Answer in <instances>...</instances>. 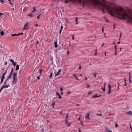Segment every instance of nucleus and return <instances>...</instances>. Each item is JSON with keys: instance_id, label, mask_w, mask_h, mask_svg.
<instances>
[{"instance_id": "1", "label": "nucleus", "mask_w": 132, "mask_h": 132, "mask_svg": "<svg viewBox=\"0 0 132 132\" xmlns=\"http://www.w3.org/2000/svg\"><path fill=\"white\" fill-rule=\"evenodd\" d=\"M17 77V73L15 72L13 75V80L12 81V84H13L14 83L15 84L16 82V78Z\"/></svg>"}, {"instance_id": "2", "label": "nucleus", "mask_w": 132, "mask_h": 132, "mask_svg": "<svg viewBox=\"0 0 132 132\" xmlns=\"http://www.w3.org/2000/svg\"><path fill=\"white\" fill-rule=\"evenodd\" d=\"M68 1H69L80 3L84 1L85 0H67V3L68 2Z\"/></svg>"}, {"instance_id": "3", "label": "nucleus", "mask_w": 132, "mask_h": 132, "mask_svg": "<svg viewBox=\"0 0 132 132\" xmlns=\"http://www.w3.org/2000/svg\"><path fill=\"white\" fill-rule=\"evenodd\" d=\"M29 28V25H24L23 28L24 30H27Z\"/></svg>"}, {"instance_id": "4", "label": "nucleus", "mask_w": 132, "mask_h": 132, "mask_svg": "<svg viewBox=\"0 0 132 132\" xmlns=\"http://www.w3.org/2000/svg\"><path fill=\"white\" fill-rule=\"evenodd\" d=\"M108 87H109V92H108V94H110L111 93V87L110 84H109L108 85Z\"/></svg>"}, {"instance_id": "5", "label": "nucleus", "mask_w": 132, "mask_h": 132, "mask_svg": "<svg viewBox=\"0 0 132 132\" xmlns=\"http://www.w3.org/2000/svg\"><path fill=\"white\" fill-rule=\"evenodd\" d=\"M89 116H90V113H87L86 114V116L85 117V118L86 119H88L89 120L90 119Z\"/></svg>"}, {"instance_id": "6", "label": "nucleus", "mask_w": 132, "mask_h": 132, "mask_svg": "<svg viewBox=\"0 0 132 132\" xmlns=\"http://www.w3.org/2000/svg\"><path fill=\"white\" fill-rule=\"evenodd\" d=\"M62 70L61 69H60V70L58 71L57 73H55V77H56L57 75H60L61 74H60V73L61 71Z\"/></svg>"}, {"instance_id": "7", "label": "nucleus", "mask_w": 132, "mask_h": 132, "mask_svg": "<svg viewBox=\"0 0 132 132\" xmlns=\"http://www.w3.org/2000/svg\"><path fill=\"white\" fill-rule=\"evenodd\" d=\"M101 95H100L99 96H98L97 94H96L95 95L93 96V98H95L98 97H101Z\"/></svg>"}, {"instance_id": "8", "label": "nucleus", "mask_w": 132, "mask_h": 132, "mask_svg": "<svg viewBox=\"0 0 132 132\" xmlns=\"http://www.w3.org/2000/svg\"><path fill=\"white\" fill-rule=\"evenodd\" d=\"M7 72V70H6L3 74L2 75V78H4V76L6 74V73Z\"/></svg>"}, {"instance_id": "9", "label": "nucleus", "mask_w": 132, "mask_h": 132, "mask_svg": "<svg viewBox=\"0 0 132 132\" xmlns=\"http://www.w3.org/2000/svg\"><path fill=\"white\" fill-rule=\"evenodd\" d=\"M55 47V48H57L58 47L57 42L55 41L54 43Z\"/></svg>"}, {"instance_id": "10", "label": "nucleus", "mask_w": 132, "mask_h": 132, "mask_svg": "<svg viewBox=\"0 0 132 132\" xmlns=\"http://www.w3.org/2000/svg\"><path fill=\"white\" fill-rule=\"evenodd\" d=\"M73 75L74 77H75V78H76V79L77 80H78L79 79L77 77V76H76V74H73Z\"/></svg>"}, {"instance_id": "11", "label": "nucleus", "mask_w": 132, "mask_h": 132, "mask_svg": "<svg viewBox=\"0 0 132 132\" xmlns=\"http://www.w3.org/2000/svg\"><path fill=\"white\" fill-rule=\"evenodd\" d=\"M12 75V74L10 73L9 75L7 77V80H8L9 78H10L11 77Z\"/></svg>"}, {"instance_id": "12", "label": "nucleus", "mask_w": 132, "mask_h": 132, "mask_svg": "<svg viewBox=\"0 0 132 132\" xmlns=\"http://www.w3.org/2000/svg\"><path fill=\"white\" fill-rule=\"evenodd\" d=\"M33 10L32 12V13H33L34 12H35L37 11L36 10L35 8V7H33Z\"/></svg>"}, {"instance_id": "13", "label": "nucleus", "mask_w": 132, "mask_h": 132, "mask_svg": "<svg viewBox=\"0 0 132 132\" xmlns=\"http://www.w3.org/2000/svg\"><path fill=\"white\" fill-rule=\"evenodd\" d=\"M66 122H67V124L68 125V126H70L71 125V123L70 122L69 123L68 121L67 120Z\"/></svg>"}, {"instance_id": "14", "label": "nucleus", "mask_w": 132, "mask_h": 132, "mask_svg": "<svg viewBox=\"0 0 132 132\" xmlns=\"http://www.w3.org/2000/svg\"><path fill=\"white\" fill-rule=\"evenodd\" d=\"M126 113H127L128 114L130 115H132V113L131 111H130L128 112H126Z\"/></svg>"}, {"instance_id": "15", "label": "nucleus", "mask_w": 132, "mask_h": 132, "mask_svg": "<svg viewBox=\"0 0 132 132\" xmlns=\"http://www.w3.org/2000/svg\"><path fill=\"white\" fill-rule=\"evenodd\" d=\"M8 87V86L7 85H5L3 86L2 87V88L3 89L4 88H7Z\"/></svg>"}, {"instance_id": "16", "label": "nucleus", "mask_w": 132, "mask_h": 132, "mask_svg": "<svg viewBox=\"0 0 132 132\" xmlns=\"http://www.w3.org/2000/svg\"><path fill=\"white\" fill-rule=\"evenodd\" d=\"M19 66L18 65H16V67L15 70H19Z\"/></svg>"}, {"instance_id": "17", "label": "nucleus", "mask_w": 132, "mask_h": 132, "mask_svg": "<svg viewBox=\"0 0 132 132\" xmlns=\"http://www.w3.org/2000/svg\"><path fill=\"white\" fill-rule=\"evenodd\" d=\"M32 13H31L30 14H29V15H28V16L30 17H32L33 15V14H32Z\"/></svg>"}, {"instance_id": "18", "label": "nucleus", "mask_w": 132, "mask_h": 132, "mask_svg": "<svg viewBox=\"0 0 132 132\" xmlns=\"http://www.w3.org/2000/svg\"><path fill=\"white\" fill-rule=\"evenodd\" d=\"M11 36H18V35H17V34H12Z\"/></svg>"}, {"instance_id": "19", "label": "nucleus", "mask_w": 132, "mask_h": 132, "mask_svg": "<svg viewBox=\"0 0 132 132\" xmlns=\"http://www.w3.org/2000/svg\"><path fill=\"white\" fill-rule=\"evenodd\" d=\"M13 68H12L11 69V72L10 73L11 74H12V73L13 71Z\"/></svg>"}, {"instance_id": "20", "label": "nucleus", "mask_w": 132, "mask_h": 132, "mask_svg": "<svg viewBox=\"0 0 132 132\" xmlns=\"http://www.w3.org/2000/svg\"><path fill=\"white\" fill-rule=\"evenodd\" d=\"M1 34L2 35V36H3L4 35V32L3 31H1L0 32Z\"/></svg>"}, {"instance_id": "21", "label": "nucleus", "mask_w": 132, "mask_h": 132, "mask_svg": "<svg viewBox=\"0 0 132 132\" xmlns=\"http://www.w3.org/2000/svg\"><path fill=\"white\" fill-rule=\"evenodd\" d=\"M4 79V78H1V84H2L3 82Z\"/></svg>"}, {"instance_id": "22", "label": "nucleus", "mask_w": 132, "mask_h": 132, "mask_svg": "<svg viewBox=\"0 0 132 132\" xmlns=\"http://www.w3.org/2000/svg\"><path fill=\"white\" fill-rule=\"evenodd\" d=\"M23 34V32L22 33H19L17 34L18 36L20 35H22Z\"/></svg>"}, {"instance_id": "23", "label": "nucleus", "mask_w": 132, "mask_h": 132, "mask_svg": "<svg viewBox=\"0 0 132 132\" xmlns=\"http://www.w3.org/2000/svg\"><path fill=\"white\" fill-rule=\"evenodd\" d=\"M76 24H78V22L77 18L76 20Z\"/></svg>"}, {"instance_id": "24", "label": "nucleus", "mask_w": 132, "mask_h": 132, "mask_svg": "<svg viewBox=\"0 0 132 132\" xmlns=\"http://www.w3.org/2000/svg\"><path fill=\"white\" fill-rule=\"evenodd\" d=\"M105 88H104V87L103 88H102V89L103 90V91H104V92H105Z\"/></svg>"}, {"instance_id": "25", "label": "nucleus", "mask_w": 132, "mask_h": 132, "mask_svg": "<svg viewBox=\"0 0 132 132\" xmlns=\"http://www.w3.org/2000/svg\"><path fill=\"white\" fill-rule=\"evenodd\" d=\"M97 115L99 116H102V114L101 113H100V114H98V113H97Z\"/></svg>"}, {"instance_id": "26", "label": "nucleus", "mask_w": 132, "mask_h": 132, "mask_svg": "<svg viewBox=\"0 0 132 132\" xmlns=\"http://www.w3.org/2000/svg\"><path fill=\"white\" fill-rule=\"evenodd\" d=\"M52 75H53V73H52V72L50 76V78H51V77H52Z\"/></svg>"}, {"instance_id": "27", "label": "nucleus", "mask_w": 132, "mask_h": 132, "mask_svg": "<svg viewBox=\"0 0 132 132\" xmlns=\"http://www.w3.org/2000/svg\"><path fill=\"white\" fill-rule=\"evenodd\" d=\"M93 75L95 77H96V74L95 73H94L93 74Z\"/></svg>"}, {"instance_id": "28", "label": "nucleus", "mask_w": 132, "mask_h": 132, "mask_svg": "<svg viewBox=\"0 0 132 132\" xmlns=\"http://www.w3.org/2000/svg\"><path fill=\"white\" fill-rule=\"evenodd\" d=\"M115 126L116 127H117L118 126V125L117 124H115Z\"/></svg>"}, {"instance_id": "29", "label": "nucleus", "mask_w": 132, "mask_h": 132, "mask_svg": "<svg viewBox=\"0 0 132 132\" xmlns=\"http://www.w3.org/2000/svg\"><path fill=\"white\" fill-rule=\"evenodd\" d=\"M74 37H75V36L74 35H73L72 36V39L73 40H75V39H74Z\"/></svg>"}, {"instance_id": "30", "label": "nucleus", "mask_w": 132, "mask_h": 132, "mask_svg": "<svg viewBox=\"0 0 132 132\" xmlns=\"http://www.w3.org/2000/svg\"><path fill=\"white\" fill-rule=\"evenodd\" d=\"M13 63V65L14 66H15L16 65V63L15 62H14Z\"/></svg>"}, {"instance_id": "31", "label": "nucleus", "mask_w": 132, "mask_h": 132, "mask_svg": "<svg viewBox=\"0 0 132 132\" xmlns=\"http://www.w3.org/2000/svg\"><path fill=\"white\" fill-rule=\"evenodd\" d=\"M59 98L60 99H61L62 98V97H61L60 95L59 96Z\"/></svg>"}, {"instance_id": "32", "label": "nucleus", "mask_w": 132, "mask_h": 132, "mask_svg": "<svg viewBox=\"0 0 132 132\" xmlns=\"http://www.w3.org/2000/svg\"><path fill=\"white\" fill-rule=\"evenodd\" d=\"M10 61L12 62V63H13L14 62V61H13V60L12 59H10Z\"/></svg>"}, {"instance_id": "33", "label": "nucleus", "mask_w": 132, "mask_h": 132, "mask_svg": "<svg viewBox=\"0 0 132 132\" xmlns=\"http://www.w3.org/2000/svg\"><path fill=\"white\" fill-rule=\"evenodd\" d=\"M114 48L115 49H116L117 48V46L116 45H115L114 46Z\"/></svg>"}, {"instance_id": "34", "label": "nucleus", "mask_w": 132, "mask_h": 132, "mask_svg": "<svg viewBox=\"0 0 132 132\" xmlns=\"http://www.w3.org/2000/svg\"><path fill=\"white\" fill-rule=\"evenodd\" d=\"M40 15H39L37 16V18L38 19H39V17H40Z\"/></svg>"}, {"instance_id": "35", "label": "nucleus", "mask_w": 132, "mask_h": 132, "mask_svg": "<svg viewBox=\"0 0 132 132\" xmlns=\"http://www.w3.org/2000/svg\"><path fill=\"white\" fill-rule=\"evenodd\" d=\"M37 78L38 79H40V76H38L37 77Z\"/></svg>"}, {"instance_id": "36", "label": "nucleus", "mask_w": 132, "mask_h": 132, "mask_svg": "<svg viewBox=\"0 0 132 132\" xmlns=\"http://www.w3.org/2000/svg\"><path fill=\"white\" fill-rule=\"evenodd\" d=\"M117 50H116V51H115V54H114V55H117Z\"/></svg>"}, {"instance_id": "37", "label": "nucleus", "mask_w": 132, "mask_h": 132, "mask_svg": "<svg viewBox=\"0 0 132 132\" xmlns=\"http://www.w3.org/2000/svg\"><path fill=\"white\" fill-rule=\"evenodd\" d=\"M105 86H106V83H104V87L105 88Z\"/></svg>"}, {"instance_id": "38", "label": "nucleus", "mask_w": 132, "mask_h": 132, "mask_svg": "<svg viewBox=\"0 0 132 132\" xmlns=\"http://www.w3.org/2000/svg\"><path fill=\"white\" fill-rule=\"evenodd\" d=\"M130 79L129 80V82L130 83H131V78H130Z\"/></svg>"}, {"instance_id": "39", "label": "nucleus", "mask_w": 132, "mask_h": 132, "mask_svg": "<svg viewBox=\"0 0 132 132\" xmlns=\"http://www.w3.org/2000/svg\"><path fill=\"white\" fill-rule=\"evenodd\" d=\"M125 85L124 86H126L127 85V83H126V80H125Z\"/></svg>"}, {"instance_id": "40", "label": "nucleus", "mask_w": 132, "mask_h": 132, "mask_svg": "<svg viewBox=\"0 0 132 132\" xmlns=\"http://www.w3.org/2000/svg\"><path fill=\"white\" fill-rule=\"evenodd\" d=\"M105 20H106V22H108V20L106 18H105Z\"/></svg>"}, {"instance_id": "41", "label": "nucleus", "mask_w": 132, "mask_h": 132, "mask_svg": "<svg viewBox=\"0 0 132 132\" xmlns=\"http://www.w3.org/2000/svg\"><path fill=\"white\" fill-rule=\"evenodd\" d=\"M63 28V26H61V30H62Z\"/></svg>"}, {"instance_id": "42", "label": "nucleus", "mask_w": 132, "mask_h": 132, "mask_svg": "<svg viewBox=\"0 0 132 132\" xmlns=\"http://www.w3.org/2000/svg\"><path fill=\"white\" fill-rule=\"evenodd\" d=\"M39 43V41L38 40L37 41V43H36V44L37 45Z\"/></svg>"}, {"instance_id": "43", "label": "nucleus", "mask_w": 132, "mask_h": 132, "mask_svg": "<svg viewBox=\"0 0 132 132\" xmlns=\"http://www.w3.org/2000/svg\"><path fill=\"white\" fill-rule=\"evenodd\" d=\"M67 54H68L69 55V51H68L67 52Z\"/></svg>"}, {"instance_id": "44", "label": "nucleus", "mask_w": 132, "mask_h": 132, "mask_svg": "<svg viewBox=\"0 0 132 132\" xmlns=\"http://www.w3.org/2000/svg\"><path fill=\"white\" fill-rule=\"evenodd\" d=\"M90 87V86H89V85H87V88H89V87Z\"/></svg>"}, {"instance_id": "45", "label": "nucleus", "mask_w": 132, "mask_h": 132, "mask_svg": "<svg viewBox=\"0 0 132 132\" xmlns=\"http://www.w3.org/2000/svg\"><path fill=\"white\" fill-rule=\"evenodd\" d=\"M29 24L28 22H27L24 25H28V24Z\"/></svg>"}, {"instance_id": "46", "label": "nucleus", "mask_w": 132, "mask_h": 132, "mask_svg": "<svg viewBox=\"0 0 132 132\" xmlns=\"http://www.w3.org/2000/svg\"><path fill=\"white\" fill-rule=\"evenodd\" d=\"M57 95H58L59 96V95H60V94H59V93H57Z\"/></svg>"}, {"instance_id": "47", "label": "nucleus", "mask_w": 132, "mask_h": 132, "mask_svg": "<svg viewBox=\"0 0 132 132\" xmlns=\"http://www.w3.org/2000/svg\"><path fill=\"white\" fill-rule=\"evenodd\" d=\"M7 80L6 79V80L5 81V82H4V84H6V82L7 81Z\"/></svg>"}, {"instance_id": "48", "label": "nucleus", "mask_w": 132, "mask_h": 132, "mask_svg": "<svg viewBox=\"0 0 132 132\" xmlns=\"http://www.w3.org/2000/svg\"><path fill=\"white\" fill-rule=\"evenodd\" d=\"M0 2H1V3H2V2H4V1H3V0H0Z\"/></svg>"}, {"instance_id": "49", "label": "nucleus", "mask_w": 132, "mask_h": 132, "mask_svg": "<svg viewBox=\"0 0 132 132\" xmlns=\"http://www.w3.org/2000/svg\"><path fill=\"white\" fill-rule=\"evenodd\" d=\"M102 32L103 33L104 32V28H103V27L102 28Z\"/></svg>"}, {"instance_id": "50", "label": "nucleus", "mask_w": 132, "mask_h": 132, "mask_svg": "<svg viewBox=\"0 0 132 132\" xmlns=\"http://www.w3.org/2000/svg\"><path fill=\"white\" fill-rule=\"evenodd\" d=\"M81 66L80 65V66L79 68V69H81Z\"/></svg>"}, {"instance_id": "51", "label": "nucleus", "mask_w": 132, "mask_h": 132, "mask_svg": "<svg viewBox=\"0 0 132 132\" xmlns=\"http://www.w3.org/2000/svg\"><path fill=\"white\" fill-rule=\"evenodd\" d=\"M130 127L131 130V131H132V127L131 126H130Z\"/></svg>"}, {"instance_id": "52", "label": "nucleus", "mask_w": 132, "mask_h": 132, "mask_svg": "<svg viewBox=\"0 0 132 132\" xmlns=\"http://www.w3.org/2000/svg\"><path fill=\"white\" fill-rule=\"evenodd\" d=\"M3 89L2 88H1L0 89V93H1V92L2 90Z\"/></svg>"}, {"instance_id": "53", "label": "nucleus", "mask_w": 132, "mask_h": 132, "mask_svg": "<svg viewBox=\"0 0 132 132\" xmlns=\"http://www.w3.org/2000/svg\"><path fill=\"white\" fill-rule=\"evenodd\" d=\"M60 90H61V91H62V90H63V88H61L60 89Z\"/></svg>"}, {"instance_id": "54", "label": "nucleus", "mask_w": 132, "mask_h": 132, "mask_svg": "<svg viewBox=\"0 0 132 132\" xmlns=\"http://www.w3.org/2000/svg\"><path fill=\"white\" fill-rule=\"evenodd\" d=\"M62 30H60V34H61V31H62Z\"/></svg>"}, {"instance_id": "55", "label": "nucleus", "mask_w": 132, "mask_h": 132, "mask_svg": "<svg viewBox=\"0 0 132 132\" xmlns=\"http://www.w3.org/2000/svg\"><path fill=\"white\" fill-rule=\"evenodd\" d=\"M70 92L69 91V92H68V94H70Z\"/></svg>"}, {"instance_id": "56", "label": "nucleus", "mask_w": 132, "mask_h": 132, "mask_svg": "<svg viewBox=\"0 0 132 132\" xmlns=\"http://www.w3.org/2000/svg\"><path fill=\"white\" fill-rule=\"evenodd\" d=\"M108 132H112L111 130H109V131H108Z\"/></svg>"}, {"instance_id": "57", "label": "nucleus", "mask_w": 132, "mask_h": 132, "mask_svg": "<svg viewBox=\"0 0 132 132\" xmlns=\"http://www.w3.org/2000/svg\"><path fill=\"white\" fill-rule=\"evenodd\" d=\"M61 94L62 95H63V92H61Z\"/></svg>"}, {"instance_id": "58", "label": "nucleus", "mask_w": 132, "mask_h": 132, "mask_svg": "<svg viewBox=\"0 0 132 132\" xmlns=\"http://www.w3.org/2000/svg\"><path fill=\"white\" fill-rule=\"evenodd\" d=\"M43 71V70H39V71H41V72H42V71Z\"/></svg>"}, {"instance_id": "59", "label": "nucleus", "mask_w": 132, "mask_h": 132, "mask_svg": "<svg viewBox=\"0 0 132 132\" xmlns=\"http://www.w3.org/2000/svg\"><path fill=\"white\" fill-rule=\"evenodd\" d=\"M120 43V42H118V43H118V44H119Z\"/></svg>"}, {"instance_id": "60", "label": "nucleus", "mask_w": 132, "mask_h": 132, "mask_svg": "<svg viewBox=\"0 0 132 132\" xmlns=\"http://www.w3.org/2000/svg\"><path fill=\"white\" fill-rule=\"evenodd\" d=\"M3 14V13H0V15Z\"/></svg>"}, {"instance_id": "61", "label": "nucleus", "mask_w": 132, "mask_h": 132, "mask_svg": "<svg viewBox=\"0 0 132 132\" xmlns=\"http://www.w3.org/2000/svg\"><path fill=\"white\" fill-rule=\"evenodd\" d=\"M85 80H87V78L86 77L85 78Z\"/></svg>"}, {"instance_id": "62", "label": "nucleus", "mask_w": 132, "mask_h": 132, "mask_svg": "<svg viewBox=\"0 0 132 132\" xmlns=\"http://www.w3.org/2000/svg\"><path fill=\"white\" fill-rule=\"evenodd\" d=\"M66 117H67V118H68V116L67 115Z\"/></svg>"}, {"instance_id": "63", "label": "nucleus", "mask_w": 132, "mask_h": 132, "mask_svg": "<svg viewBox=\"0 0 132 132\" xmlns=\"http://www.w3.org/2000/svg\"><path fill=\"white\" fill-rule=\"evenodd\" d=\"M79 132H81V130L80 129H79Z\"/></svg>"}, {"instance_id": "64", "label": "nucleus", "mask_w": 132, "mask_h": 132, "mask_svg": "<svg viewBox=\"0 0 132 132\" xmlns=\"http://www.w3.org/2000/svg\"><path fill=\"white\" fill-rule=\"evenodd\" d=\"M7 63H6V62L5 63V65H7Z\"/></svg>"}]
</instances>
